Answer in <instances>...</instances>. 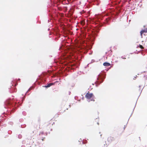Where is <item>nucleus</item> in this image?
I'll return each mask as SVG.
<instances>
[{
    "instance_id": "nucleus-13",
    "label": "nucleus",
    "mask_w": 147,
    "mask_h": 147,
    "mask_svg": "<svg viewBox=\"0 0 147 147\" xmlns=\"http://www.w3.org/2000/svg\"><path fill=\"white\" fill-rule=\"evenodd\" d=\"M111 64L107 62H105L103 63V65L105 66H108L110 65Z\"/></svg>"
},
{
    "instance_id": "nucleus-43",
    "label": "nucleus",
    "mask_w": 147,
    "mask_h": 147,
    "mask_svg": "<svg viewBox=\"0 0 147 147\" xmlns=\"http://www.w3.org/2000/svg\"><path fill=\"white\" fill-rule=\"evenodd\" d=\"M139 140H140V141H141V139H140V137H139Z\"/></svg>"
},
{
    "instance_id": "nucleus-22",
    "label": "nucleus",
    "mask_w": 147,
    "mask_h": 147,
    "mask_svg": "<svg viewBox=\"0 0 147 147\" xmlns=\"http://www.w3.org/2000/svg\"><path fill=\"white\" fill-rule=\"evenodd\" d=\"M12 133V132L11 131V130H9L8 131V133L9 134H11Z\"/></svg>"
},
{
    "instance_id": "nucleus-40",
    "label": "nucleus",
    "mask_w": 147,
    "mask_h": 147,
    "mask_svg": "<svg viewBox=\"0 0 147 147\" xmlns=\"http://www.w3.org/2000/svg\"><path fill=\"white\" fill-rule=\"evenodd\" d=\"M139 46H140V47H142V45H139Z\"/></svg>"
},
{
    "instance_id": "nucleus-32",
    "label": "nucleus",
    "mask_w": 147,
    "mask_h": 147,
    "mask_svg": "<svg viewBox=\"0 0 147 147\" xmlns=\"http://www.w3.org/2000/svg\"><path fill=\"white\" fill-rule=\"evenodd\" d=\"M121 58H122V59H126V58L125 57H123V56H121Z\"/></svg>"
},
{
    "instance_id": "nucleus-36",
    "label": "nucleus",
    "mask_w": 147,
    "mask_h": 147,
    "mask_svg": "<svg viewBox=\"0 0 147 147\" xmlns=\"http://www.w3.org/2000/svg\"><path fill=\"white\" fill-rule=\"evenodd\" d=\"M62 47H61V46H60V47H59V49H62Z\"/></svg>"
},
{
    "instance_id": "nucleus-15",
    "label": "nucleus",
    "mask_w": 147,
    "mask_h": 147,
    "mask_svg": "<svg viewBox=\"0 0 147 147\" xmlns=\"http://www.w3.org/2000/svg\"><path fill=\"white\" fill-rule=\"evenodd\" d=\"M138 98H139V97H138V98L137 99H138ZM137 100H137V101H136V104H135V106L134 107V109H133V111H132V113H131V115L130 116V117H129V119H128V120H129V119L130 118V117H131V115H132V114H133V113L134 111V110L135 108V107H136V103H137Z\"/></svg>"
},
{
    "instance_id": "nucleus-56",
    "label": "nucleus",
    "mask_w": 147,
    "mask_h": 147,
    "mask_svg": "<svg viewBox=\"0 0 147 147\" xmlns=\"http://www.w3.org/2000/svg\"><path fill=\"white\" fill-rule=\"evenodd\" d=\"M22 147H24V146H22Z\"/></svg>"
},
{
    "instance_id": "nucleus-62",
    "label": "nucleus",
    "mask_w": 147,
    "mask_h": 147,
    "mask_svg": "<svg viewBox=\"0 0 147 147\" xmlns=\"http://www.w3.org/2000/svg\"><path fill=\"white\" fill-rule=\"evenodd\" d=\"M51 131H52V129H51Z\"/></svg>"
},
{
    "instance_id": "nucleus-49",
    "label": "nucleus",
    "mask_w": 147,
    "mask_h": 147,
    "mask_svg": "<svg viewBox=\"0 0 147 147\" xmlns=\"http://www.w3.org/2000/svg\"><path fill=\"white\" fill-rule=\"evenodd\" d=\"M49 30H50V28H49L48 29V31H49Z\"/></svg>"
},
{
    "instance_id": "nucleus-46",
    "label": "nucleus",
    "mask_w": 147,
    "mask_h": 147,
    "mask_svg": "<svg viewBox=\"0 0 147 147\" xmlns=\"http://www.w3.org/2000/svg\"><path fill=\"white\" fill-rule=\"evenodd\" d=\"M146 72V71H143L142 72H143V73H145Z\"/></svg>"
},
{
    "instance_id": "nucleus-24",
    "label": "nucleus",
    "mask_w": 147,
    "mask_h": 147,
    "mask_svg": "<svg viewBox=\"0 0 147 147\" xmlns=\"http://www.w3.org/2000/svg\"><path fill=\"white\" fill-rule=\"evenodd\" d=\"M143 88H143L142 89V90H140V89H139V90L141 92H140V95H139V96H138V97H139V96H140V95L141 94V92H142V89H143Z\"/></svg>"
},
{
    "instance_id": "nucleus-51",
    "label": "nucleus",
    "mask_w": 147,
    "mask_h": 147,
    "mask_svg": "<svg viewBox=\"0 0 147 147\" xmlns=\"http://www.w3.org/2000/svg\"><path fill=\"white\" fill-rule=\"evenodd\" d=\"M48 12H49V11H50V10H49V9H48Z\"/></svg>"
},
{
    "instance_id": "nucleus-45",
    "label": "nucleus",
    "mask_w": 147,
    "mask_h": 147,
    "mask_svg": "<svg viewBox=\"0 0 147 147\" xmlns=\"http://www.w3.org/2000/svg\"><path fill=\"white\" fill-rule=\"evenodd\" d=\"M145 79L147 80V75L146 76V78Z\"/></svg>"
},
{
    "instance_id": "nucleus-37",
    "label": "nucleus",
    "mask_w": 147,
    "mask_h": 147,
    "mask_svg": "<svg viewBox=\"0 0 147 147\" xmlns=\"http://www.w3.org/2000/svg\"><path fill=\"white\" fill-rule=\"evenodd\" d=\"M126 127V125H124V127L123 128H124V129H125V128Z\"/></svg>"
},
{
    "instance_id": "nucleus-28",
    "label": "nucleus",
    "mask_w": 147,
    "mask_h": 147,
    "mask_svg": "<svg viewBox=\"0 0 147 147\" xmlns=\"http://www.w3.org/2000/svg\"><path fill=\"white\" fill-rule=\"evenodd\" d=\"M82 141V139L81 138H80L79 140L78 141L79 142H81Z\"/></svg>"
},
{
    "instance_id": "nucleus-50",
    "label": "nucleus",
    "mask_w": 147,
    "mask_h": 147,
    "mask_svg": "<svg viewBox=\"0 0 147 147\" xmlns=\"http://www.w3.org/2000/svg\"><path fill=\"white\" fill-rule=\"evenodd\" d=\"M69 107H71V105H69Z\"/></svg>"
},
{
    "instance_id": "nucleus-47",
    "label": "nucleus",
    "mask_w": 147,
    "mask_h": 147,
    "mask_svg": "<svg viewBox=\"0 0 147 147\" xmlns=\"http://www.w3.org/2000/svg\"><path fill=\"white\" fill-rule=\"evenodd\" d=\"M97 123L98 125L99 124V123L98 122H97Z\"/></svg>"
},
{
    "instance_id": "nucleus-4",
    "label": "nucleus",
    "mask_w": 147,
    "mask_h": 147,
    "mask_svg": "<svg viewBox=\"0 0 147 147\" xmlns=\"http://www.w3.org/2000/svg\"><path fill=\"white\" fill-rule=\"evenodd\" d=\"M99 17H98V19H97V22H96V24H97V26L96 27H97L96 28H95L94 30H93V34L95 33V32H98V31L99 30V27L102 26L103 24V21H101L100 20H102V18L100 16H99Z\"/></svg>"
},
{
    "instance_id": "nucleus-55",
    "label": "nucleus",
    "mask_w": 147,
    "mask_h": 147,
    "mask_svg": "<svg viewBox=\"0 0 147 147\" xmlns=\"http://www.w3.org/2000/svg\"><path fill=\"white\" fill-rule=\"evenodd\" d=\"M145 26H144V28H145Z\"/></svg>"
},
{
    "instance_id": "nucleus-35",
    "label": "nucleus",
    "mask_w": 147,
    "mask_h": 147,
    "mask_svg": "<svg viewBox=\"0 0 147 147\" xmlns=\"http://www.w3.org/2000/svg\"><path fill=\"white\" fill-rule=\"evenodd\" d=\"M110 53L111 54V55L112 54L111 53L112 52V51L111 50V49L110 50Z\"/></svg>"
},
{
    "instance_id": "nucleus-14",
    "label": "nucleus",
    "mask_w": 147,
    "mask_h": 147,
    "mask_svg": "<svg viewBox=\"0 0 147 147\" xmlns=\"http://www.w3.org/2000/svg\"><path fill=\"white\" fill-rule=\"evenodd\" d=\"M48 14L50 18H51V20L52 19V20L53 19H54V17L53 16V15L52 13H50L49 12L48 13Z\"/></svg>"
},
{
    "instance_id": "nucleus-48",
    "label": "nucleus",
    "mask_w": 147,
    "mask_h": 147,
    "mask_svg": "<svg viewBox=\"0 0 147 147\" xmlns=\"http://www.w3.org/2000/svg\"><path fill=\"white\" fill-rule=\"evenodd\" d=\"M82 144H84V142H82Z\"/></svg>"
},
{
    "instance_id": "nucleus-34",
    "label": "nucleus",
    "mask_w": 147,
    "mask_h": 147,
    "mask_svg": "<svg viewBox=\"0 0 147 147\" xmlns=\"http://www.w3.org/2000/svg\"><path fill=\"white\" fill-rule=\"evenodd\" d=\"M143 73V72H140V73H139L138 74V75H139L140 74H142Z\"/></svg>"
},
{
    "instance_id": "nucleus-20",
    "label": "nucleus",
    "mask_w": 147,
    "mask_h": 147,
    "mask_svg": "<svg viewBox=\"0 0 147 147\" xmlns=\"http://www.w3.org/2000/svg\"><path fill=\"white\" fill-rule=\"evenodd\" d=\"M40 117H39L38 119V122L39 124H40Z\"/></svg>"
},
{
    "instance_id": "nucleus-44",
    "label": "nucleus",
    "mask_w": 147,
    "mask_h": 147,
    "mask_svg": "<svg viewBox=\"0 0 147 147\" xmlns=\"http://www.w3.org/2000/svg\"><path fill=\"white\" fill-rule=\"evenodd\" d=\"M99 3H98V4H97L96 5H99Z\"/></svg>"
},
{
    "instance_id": "nucleus-5",
    "label": "nucleus",
    "mask_w": 147,
    "mask_h": 147,
    "mask_svg": "<svg viewBox=\"0 0 147 147\" xmlns=\"http://www.w3.org/2000/svg\"><path fill=\"white\" fill-rule=\"evenodd\" d=\"M105 78V75L102 76H100V74H99L96 78V83H97V84H95V86L96 87H98L100 84H101L104 81Z\"/></svg>"
},
{
    "instance_id": "nucleus-17",
    "label": "nucleus",
    "mask_w": 147,
    "mask_h": 147,
    "mask_svg": "<svg viewBox=\"0 0 147 147\" xmlns=\"http://www.w3.org/2000/svg\"><path fill=\"white\" fill-rule=\"evenodd\" d=\"M46 79L45 78H42L41 79V82L43 84H44L45 83Z\"/></svg>"
},
{
    "instance_id": "nucleus-61",
    "label": "nucleus",
    "mask_w": 147,
    "mask_h": 147,
    "mask_svg": "<svg viewBox=\"0 0 147 147\" xmlns=\"http://www.w3.org/2000/svg\"><path fill=\"white\" fill-rule=\"evenodd\" d=\"M100 136H102V134H101Z\"/></svg>"
},
{
    "instance_id": "nucleus-30",
    "label": "nucleus",
    "mask_w": 147,
    "mask_h": 147,
    "mask_svg": "<svg viewBox=\"0 0 147 147\" xmlns=\"http://www.w3.org/2000/svg\"><path fill=\"white\" fill-rule=\"evenodd\" d=\"M96 82H97V81H96L94 82V83H92V85H94V84H96Z\"/></svg>"
},
{
    "instance_id": "nucleus-18",
    "label": "nucleus",
    "mask_w": 147,
    "mask_h": 147,
    "mask_svg": "<svg viewBox=\"0 0 147 147\" xmlns=\"http://www.w3.org/2000/svg\"><path fill=\"white\" fill-rule=\"evenodd\" d=\"M18 137L20 139H21L22 138V136L20 134H19L18 136Z\"/></svg>"
},
{
    "instance_id": "nucleus-60",
    "label": "nucleus",
    "mask_w": 147,
    "mask_h": 147,
    "mask_svg": "<svg viewBox=\"0 0 147 147\" xmlns=\"http://www.w3.org/2000/svg\"><path fill=\"white\" fill-rule=\"evenodd\" d=\"M134 78H136V77H134Z\"/></svg>"
},
{
    "instance_id": "nucleus-31",
    "label": "nucleus",
    "mask_w": 147,
    "mask_h": 147,
    "mask_svg": "<svg viewBox=\"0 0 147 147\" xmlns=\"http://www.w3.org/2000/svg\"><path fill=\"white\" fill-rule=\"evenodd\" d=\"M92 53H93V52L92 51H91L90 53H89V55H91L92 54Z\"/></svg>"
},
{
    "instance_id": "nucleus-58",
    "label": "nucleus",
    "mask_w": 147,
    "mask_h": 147,
    "mask_svg": "<svg viewBox=\"0 0 147 147\" xmlns=\"http://www.w3.org/2000/svg\"><path fill=\"white\" fill-rule=\"evenodd\" d=\"M141 86H139V87L140 88V87Z\"/></svg>"
},
{
    "instance_id": "nucleus-3",
    "label": "nucleus",
    "mask_w": 147,
    "mask_h": 147,
    "mask_svg": "<svg viewBox=\"0 0 147 147\" xmlns=\"http://www.w3.org/2000/svg\"><path fill=\"white\" fill-rule=\"evenodd\" d=\"M20 79V78L18 79V80L19 82ZM18 80L16 79H13L11 81V84L12 86H10V87L9 88V91L10 93H12L14 92H16L17 91V89L15 87L18 84L17 82Z\"/></svg>"
},
{
    "instance_id": "nucleus-41",
    "label": "nucleus",
    "mask_w": 147,
    "mask_h": 147,
    "mask_svg": "<svg viewBox=\"0 0 147 147\" xmlns=\"http://www.w3.org/2000/svg\"><path fill=\"white\" fill-rule=\"evenodd\" d=\"M78 101H81V99H80L79 100H78Z\"/></svg>"
},
{
    "instance_id": "nucleus-57",
    "label": "nucleus",
    "mask_w": 147,
    "mask_h": 147,
    "mask_svg": "<svg viewBox=\"0 0 147 147\" xmlns=\"http://www.w3.org/2000/svg\"><path fill=\"white\" fill-rule=\"evenodd\" d=\"M49 20H48V22H49Z\"/></svg>"
},
{
    "instance_id": "nucleus-39",
    "label": "nucleus",
    "mask_w": 147,
    "mask_h": 147,
    "mask_svg": "<svg viewBox=\"0 0 147 147\" xmlns=\"http://www.w3.org/2000/svg\"><path fill=\"white\" fill-rule=\"evenodd\" d=\"M82 100H84V97L83 96V97H82Z\"/></svg>"
},
{
    "instance_id": "nucleus-7",
    "label": "nucleus",
    "mask_w": 147,
    "mask_h": 147,
    "mask_svg": "<svg viewBox=\"0 0 147 147\" xmlns=\"http://www.w3.org/2000/svg\"><path fill=\"white\" fill-rule=\"evenodd\" d=\"M50 2L49 3V6H47V8L51 6H53L55 4H56L59 2L61 1V0H50Z\"/></svg>"
},
{
    "instance_id": "nucleus-26",
    "label": "nucleus",
    "mask_w": 147,
    "mask_h": 147,
    "mask_svg": "<svg viewBox=\"0 0 147 147\" xmlns=\"http://www.w3.org/2000/svg\"><path fill=\"white\" fill-rule=\"evenodd\" d=\"M94 98H92V99H91V100L92 101H95V100L94 99Z\"/></svg>"
},
{
    "instance_id": "nucleus-23",
    "label": "nucleus",
    "mask_w": 147,
    "mask_h": 147,
    "mask_svg": "<svg viewBox=\"0 0 147 147\" xmlns=\"http://www.w3.org/2000/svg\"><path fill=\"white\" fill-rule=\"evenodd\" d=\"M78 98V96H76L74 97V99L76 100H77Z\"/></svg>"
},
{
    "instance_id": "nucleus-42",
    "label": "nucleus",
    "mask_w": 147,
    "mask_h": 147,
    "mask_svg": "<svg viewBox=\"0 0 147 147\" xmlns=\"http://www.w3.org/2000/svg\"><path fill=\"white\" fill-rule=\"evenodd\" d=\"M31 93V92H30V93H29L28 94H27V95H29V94Z\"/></svg>"
},
{
    "instance_id": "nucleus-9",
    "label": "nucleus",
    "mask_w": 147,
    "mask_h": 147,
    "mask_svg": "<svg viewBox=\"0 0 147 147\" xmlns=\"http://www.w3.org/2000/svg\"><path fill=\"white\" fill-rule=\"evenodd\" d=\"M61 32L59 29L57 28V29L55 30L54 32V35L57 36V37H59L60 36Z\"/></svg>"
},
{
    "instance_id": "nucleus-6",
    "label": "nucleus",
    "mask_w": 147,
    "mask_h": 147,
    "mask_svg": "<svg viewBox=\"0 0 147 147\" xmlns=\"http://www.w3.org/2000/svg\"><path fill=\"white\" fill-rule=\"evenodd\" d=\"M90 36L89 35H85V34L83 35V38H80L78 41V44L82 45L85 43V40H90Z\"/></svg>"
},
{
    "instance_id": "nucleus-64",
    "label": "nucleus",
    "mask_w": 147,
    "mask_h": 147,
    "mask_svg": "<svg viewBox=\"0 0 147 147\" xmlns=\"http://www.w3.org/2000/svg\"><path fill=\"white\" fill-rule=\"evenodd\" d=\"M105 20H104V21H105Z\"/></svg>"
},
{
    "instance_id": "nucleus-10",
    "label": "nucleus",
    "mask_w": 147,
    "mask_h": 147,
    "mask_svg": "<svg viewBox=\"0 0 147 147\" xmlns=\"http://www.w3.org/2000/svg\"><path fill=\"white\" fill-rule=\"evenodd\" d=\"M115 140V139L114 137L110 136L108 138L107 140L110 143L112 141H114Z\"/></svg>"
},
{
    "instance_id": "nucleus-1",
    "label": "nucleus",
    "mask_w": 147,
    "mask_h": 147,
    "mask_svg": "<svg viewBox=\"0 0 147 147\" xmlns=\"http://www.w3.org/2000/svg\"><path fill=\"white\" fill-rule=\"evenodd\" d=\"M29 89L24 94H22V96L20 97V99L18 100L17 99H13L10 98H8L4 102V107L5 109L8 108L10 109L9 111L12 112H14L13 110L16 109L18 106L22 105L23 102L24 100L25 96V95H27V93L29 92Z\"/></svg>"
},
{
    "instance_id": "nucleus-63",
    "label": "nucleus",
    "mask_w": 147,
    "mask_h": 147,
    "mask_svg": "<svg viewBox=\"0 0 147 147\" xmlns=\"http://www.w3.org/2000/svg\"><path fill=\"white\" fill-rule=\"evenodd\" d=\"M105 20H104V21H105Z\"/></svg>"
},
{
    "instance_id": "nucleus-12",
    "label": "nucleus",
    "mask_w": 147,
    "mask_h": 147,
    "mask_svg": "<svg viewBox=\"0 0 147 147\" xmlns=\"http://www.w3.org/2000/svg\"><path fill=\"white\" fill-rule=\"evenodd\" d=\"M141 36L142 35V34L144 33H147V28L144 29H142L140 32Z\"/></svg>"
},
{
    "instance_id": "nucleus-53",
    "label": "nucleus",
    "mask_w": 147,
    "mask_h": 147,
    "mask_svg": "<svg viewBox=\"0 0 147 147\" xmlns=\"http://www.w3.org/2000/svg\"><path fill=\"white\" fill-rule=\"evenodd\" d=\"M145 76H146V75H144V77H145Z\"/></svg>"
},
{
    "instance_id": "nucleus-19",
    "label": "nucleus",
    "mask_w": 147,
    "mask_h": 147,
    "mask_svg": "<svg viewBox=\"0 0 147 147\" xmlns=\"http://www.w3.org/2000/svg\"><path fill=\"white\" fill-rule=\"evenodd\" d=\"M26 124H24V125H21V127L22 128H24L25 127H26Z\"/></svg>"
},
{
    "instance_id": "nucleus-27",
    "label": "nucleus",
    "mask_w": 147,
    "mask_h": 147,
    "mask_svg": "<svg viewBox=\"0 0 147 147\" xmlns=\"http://www.w3.org/2000/svg\"><path fill=\"white\" fill-rule=\"evenodd\" d=\"M58 82H59L58 81H56L54 82H52V83H54V84H56V83H57Z\"/></svg>"
},
{
    "instance_id": "nucleus-33",
    "label": "nucleus",
    "mask_w": 147,
    "mask_h": 147,
    "mask_svg": "<svg viewBox=\"0 0 147 147\" xmlns=\"http://www.w3.org/2000/svg\"><path fill=\"white\" fill-rule=\"evenodd\" d=\"M9 124H10V125H12V124H13V123L11 122H9Z\"/></svg>"
},
{
    "instance_id": "nucleus-38",
    "label": "nucleus",
    "mask_w": 147,
    "mask_h": 147,
    "mask_svg": "<svg viewBox=\"0 0 147 147\" xmlns=\"http://www.w3.org/2000/svg\"><path fill=\"white\" fill-rule=\"evenodd\" d=\"M71 92H70V91H69V95H70V94H71Z\"/></svg>"
},
{
    "instance_id": "nucleus-11",
    "label": "nucleus",
    "mask_w": 147,
    "mask_h": 147,
    "mask_svg": "<svg viewBox=\"0 0 147 147\" xmlns=\"http://www.w3.org/2000/svg\"><path fill=\"white\" fill-rule=\"evenodd\" d=\"M54 85V83H51L48 84L47 85L43 86L42 87H45L46 88H48L50 87L51 86Z\"/></svg>"
},
{
    "instance_id": "nucleus-8",
    "label": "nucleus",
    "mask_w": 147,
    "mask_h": 147,
    "mask_svg": "<svg viewBox=\"0 0 147 147\" xmlns=\"http://www.w3.org/2000/svg\"><path fill=\"white\" fill-rule=\"evenodd\" d=\"M86 98L87 99H90L91 98H94V96L93 93H89V92L86 93L85 95Z\"/></svg>"
},
{
    "instance_id": "nucleus-59",
    "label": "nucleus",
    "mask_w": 147,
    "mask_h": 147,
    "mask_svg": "<svg viewBox=\"0 0 147 147\" xmlns=\"http://www.w3.org/2000/svg\"><path fill=\"white\" fill-rule=\"evenodd\" d=\"M46 135H47V133H46Z\"/></svg>"
},
{
    "instance_id": "nucleus-29",
    "label": "nucleus",
    "mask_w": 147,
    "mask_h": 147,
    "mask_svg": "<svg viewBox=\"0 0 147 147\" xmlns=\"http://www.w3.org/2000/svg\"><path fill=\"white\" fill-rule=\"evenodd\" d=\"M44 134V132H42L40 133L39 134V135H42Z\"/></svg>"
},
{
    "instance_id": "nucleus-52",
    "label": "nucleus",
    "mask_w": 147,
    "mask_h": 147,
    "mask_svg": "<svg viewBox=\"0 0 147 147\" xmlns=\"http://www.w3.org/2000/svg\"><path fill=\"white\" fill-rule=\"evenodd\" d=\"M92 89V88H91L90 90H91Z\"/></svg>"
},
{
    "instance_id": "nucleus-54",
    "label": "nucleus",
    "mask_w": 147,
    "mask_h": 147,
    "mask_svg": "<svg viewBox=\"0 0 147 147\" xmlns=\"http://www.w3.org/2000/svg\"><path fill=\"white\" fill-rule=\"evenodd\" d=\"M42 141H43L44 140V139H42Z\"/></svg>"
},
{
    "instance_id": "nucleus-2",
    "label": "nucleus",
    "mask_w": 147,
    "mask_h": 147,
    "mask_svg": "<svg viewBox=\"0 0 147 147\" xmlns=\"http://www.w3.org/2000/svg\"><path fill=\"white\" fill-rule=\"evenodd\" d=\"M69 57L65 55L64 54L59 56L58 59L57 61V65H59L60 67L62 68L64 66L66 65L68 63Z\"/></svg>"
},
{
    "instance_id": "nucleus-21",
    "label": "nucleus",
    "mask_w": 147,
    "mask_h": 147,
    "mask_svg": "<svg viewBox=\"0 0 147 147\" xmlns=\"http://www.w3.org/2000/svg\"><path fill=\"white\" fill-rule=\"evenodd\" d=\"M22 114L24 115H26V113L25 111H24L22 112Z\"/></svg>"
},
{
    "instance_id": "nucleus-25",
    "label": "nucleus",
    "mask_w": 147,
    "mask_h": 147,
    "mask_svg": "<svg viewBox=\"0 0 147 147\" xmlns=\"http://www.w3.org/2000/svg\"><path fill=\"white\" fill-rule=\"evenodd\" d=\"M143 88H143L142 89V90H140V89H139V90L141 92H140V95H139V96H138V97H139V96H140V95L141 94V92H142V89H143Z\"/></svg>"
},
{
    "instance_id": "nucleus-16",
    "label": "nucleus",
    "mask_w": 147,
    "mask_h": 147,
    "mask_svg": "<svg viewBox=\"0 0 147 147\" xmlns=\"http://www.w3.org/2000/svg\"><path fill=\"white\" fill-rule=\"evenodd\" d=\"M95 61V60H94V59H92V60H91V62H90V63H89L86 66V67H85V68H86V67H87L88 66V65H89V64H90V63H93V62H94Z\"/></svg>"
}]
</instances>
